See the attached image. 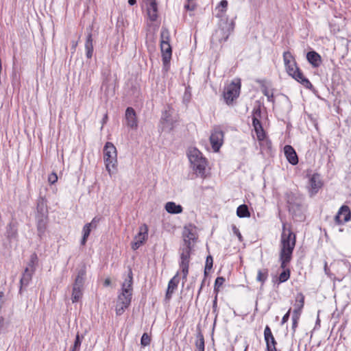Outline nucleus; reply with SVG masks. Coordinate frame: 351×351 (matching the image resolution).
<instances>
[{
	"mask_svg": "<svg viewBox=\"0 0 351 351\" xmlns=\"http://www.w3.org/2000/svg\"><path fill=\"white\" fill-rule=\"evenodd\" d=\"M49 217H36L38 236L41 239L47 228Z\"/></svg>",
	"mask_w": 351,
	"mask_h": 351,
	"instance_id": "nucleus-22",
	"label": "nucleus"
},
{
	"mask_svg": "<svg viewBox=\"0 0 351 351\" xmlns=\"http://www.w3.org/2000/svg\"><path fill=\"white\" fill-rule=\"evenodd\" d=\"M84 289L73 287L71 300L73 303L79 302L83 296Z\"/></svg>",
	"mask_w": 351,
	"mask_h": 351,
	"instance_id": "nucleus-35",
	"label": "nucleus"
},
{
	"mask_svg": "<svg viewBox=\"0 0 351 351\" xmlns=\"http://www.w3.org/2000/svg\"><path fill=\"white\" fill-rule=\"evenodd\" d=\"M48 215L47 200L45 197L40 196L36 200V217H48Z\"/></svg>",
	"mask_w": 351,
	"mask_h": 351,
	"instance_id": "nucleus-17",
	"label": "nucleus"
},
{
	"mask_svg": "<svg viewBox=\"0 0 351 351\" xmlns=\"http://www.w3.org/2000/svg\"><path fill=\"white\" fill-rule=\"evenodd\" d=\"M225 282V278L222 276L217 277L215 279V285H214V292L218 295L219 291V288L223 285Z\"/></svg>",
	"mask_w": 351,
	"mask_h": 351,
	"instance_id": "nucleus-46",
	"label": "nucleus"
},
{
	"mask_svg": "<svg viewBox=\"0 0 351 351\" xmlns=\"http://www.w3.org/2000/svg\"><path fill=\"white\" fill-rule=\"evenodd\" d=\"M285 200L287 210L295 221H303L305 220V211L306 206L304 204V198L299 193L287 191L285 193Z\"/></svg>",
	"mask_w": 351,
	"mask_h": 351,
	"instance_id": "nucleus-1",
	"label": "nucleus"
},
{
	"mask_svg": "<svg viewBox=\"0 0 351 351\" xmlns=\"http://www.w3.org/2000/svg\"><path fill=\"white\" fill-rule=\"evenodd\" d=\"M323 186L324 182L320 174L317 173H313L308 180V191L309 195L311 197L315 195Z\"/></svg>",
	"mask_w": 351,
	"mask_h": 351,
	"instance_id": "nucleus-11",
	"label": "nucleus"
},
{
	"mask_svg": "<svg viewBox=\"0 0 351 351\" xmlns=\"http://www.w3.org/2000/svg\"><path fill=\"white\" fill-rule=\"evenodd\" d=\"M217 295L216 294L215 299L213 300V309L214 312L217 310Z\"/></svg>",
	"mask_w": 351,
	"mask_h": 351,
	"instance_id": "nucleus-56",
	"label": "nucleus"
},
{
	"mask_svg": "<svg viewBox=\"0 0 351 351\" xmlns=\"http://www.w3.org/2000/svg\"><path fill=\"white\" fill-rule=\"evenodd\" d=\"M92 30L93 27H89L85 42L86 56L88 59L92 58L94 51Z\"/></svg>",
	"mask_w": 351,
	"mask_h": 351,
	"instance_id": "nucleus-19",
	"label": "nucleus"
},
{
	"mask_svg": "<svg viewBox=\"0 0 351 351\" xmlns=\"http://www.w3.org/2000/svg\"><path fill=\"white\" fill-rule=\"evenodd\" d=\"M179 283V278H178V272L174 276L169 282L168 283V287L165 295V299L166 300H169L172 295L175 291V289H177L178 285Z\"/></svg>",
	"mask_w": 351,
	"mask_h": 351,
	"instance_id": "nucleus-24",
	"label": "nucleus"
},
{
	"mask_svg": "<svg viewBox=\"0 0 351 351\" xmlns=\"http://www.w3.org/2000/svg\"><path fill=\"white\" fill-rule=\"evenodd\" d=\"M128 307L129 306L127 305L125 306H124V304H123V303L117 302L116 308H115L116 315L117 316L121 315L125 312V309H127Z\"/></svg>",
	"mask_w": 351,
	"mask_h": 351,
	"instance_id": "nucleus-47",
	"label": "nucleus"
},
{
	"mask_svg": "<svg viewBox=\"0 0 351 351\" xmlns=\"http://www.w3.org/2000/svg\"><path fill=\"white\" fill-rule=\"evenodd\" d=\"M193 249L191 247H180L179 267L182 272V278L183 283L187 280V276L189 271V263L191 260V254Z\"/></svg>",
	"mask_w": 351,
	"mask_h": 351,
	"instance_id": "nucleus-6",
	"label": "nucleus"
},
{
	"mask_svg": "<svg viewBox=\"0 0 351 351\" xmlns=\"http://www.w3.org/2000/svg\"><path fill=\"white\" fill-rule=\"evenodd\" d=\"M234 29L233 23H225L223 25H220L219 28L215 30L211 38V43H222L226 42L232 32Z\"/></svg>",
	"mask_w": 351,
	"mask_h": 351,
	"instance_id": "nucleus-7",
	"label": "nucleus"
},
{
	"mask_svg": "<svg viewBox=\"0 0 351 351\" xmlns=\"http://www.w3.org/2000/svg\"><path fill=\"white\" fill-rule=\"evenodd\" d=\"M280 262V268L282 269V271L279 274L278 278V283H282L286 281H287L290 278L291 276V270L289 267V265L291 262V261H289L288 262L285 263V264H282V261Z\"/></svg>",
	"mask_w": 351,
	"mask_h": 351,
	"instance_id": "nucleus-26",
	"label": "nucleus"
},
{
	"mask_svg": "<svg viewBox=\"0 0 351 351\" xmlns=\"http://www.w3.org/2000/svg\"><path fill=\"white\" fill-rule=\"evenodd\" d=\"M304 295L302 293H298L295 298V308L292 317H300L302 310L304 305Z\"/></svg>",
	"mask_w": 351,
	"mask_h": 351,
	"instance_id": "nucleus-21",
	"label": "nucleus"
},
{
	"mask_svg": "<svg viewBox=\"0 0 351 351\" xmlns=\"http://www.w3.org/2000/svg\"><path fill=\"white\" fill-rule=\"evenodd\" d=\"M84 339L83 335H80L79 332L77 333L74 344L71 348V351H80V346Z\"/></svg>",
	"mask_w": 351,
	"mask_h": 351,
	"instance_id": "nucleus-41",
	"label": "nucleus"
},
{
	"mask_svg": "<svg viewBox=\"0 0 351 351\" xmlns=\"http://www.w3.org/2000/svg\"><path fill=\"white\" fill-rule=\"evenodd\" d=\"M147 14L152 21H156L158 18V5L156 0H147Z\"/></svg>",
	"mask_w": 351,
	"mask_h": 351,
	"instance_id": "nucleus-27",
	"label": "nucleus"
},
{
	"mask_svg": "<svg viewBox=\"0 0 351 351\" xmlns=\"http://www.w3.org/2000/svg\"><path fill=\"white\" fill-rule=\"evenodd\" d=\"M252 125L254 128L258 141H263L266 137V133L263 128L261 122L257 124L253 123Z\"/></svg>",
	"mask_w": 351,
	"mask_h": 351,
	"instance_id": "nucleus-34",
	"label": "nucleus"
},
{
	"mask_svg": "<svg viewBox=\"0 0 351 351\" xmlns=\"http://www.w3.org/2000/svg\"><path fill=\"white\" fill-rule=\"evenodd\" d=\"M296 243V235L291 230V228H287V224H282V232L281 234L280 252L279 261H282V265L289 261H291L293 252Z\"/></svg>",
	"mask_w": 351,
	"mask_h": 351,
	"instance_id": "nucleus-2",
	"label": "nucleus"
},
{
	"mask_svg": "<svg viewBox=\"0 0 351 351\" xmlns=\"http://www.w3.org/2000/svg\"><path fill=\"white\" fill-rule=\"evenodd\" d=\"M108 114L106 113L101 120V124H102V126H101V129L103 128L104 125L107 123L108 121Z\"/></svg>",
	"mask_w": 351,
	"mask_h": 351,
	"instance_id": "nucleus-57",
	"label": "nucleus"
},
{
	"mask_svg": "<svg viewBox=\"0 0 351 351\" xmlns=\"http://www.w3.org/2000/svg\"><path fill=\"white\" fill-rule=\"evenodd\" d=\"M162 60L165 66H168L172 56V47L170 43L160 44Z\"/></svg>",
	"mask_w": 351,
	"mask_h": 351,
	"instance_id": "nucleus-18",
	"label": "nucleus"
},
{
	"mask_svg": "<svg viewBox=\"0 0 351 351\" xmlns=\"http://www.w3.org/2000/svg\"><path fill=\"white\" fill-rule=\"evenodd\" d=\"M99 221L100 218L95 217L92 219L90 223H88L87 224H90L91 228H96Z\"/></svg>",
	"mask_w": 351,
	"mask_h": 351,
	"instance_id": "nucleus-53",
	"label": "nucleus"
},
{
	"mask_svg": "<svg viewBox=\"0 0 351 351\" xmlns=\"http://www.w3.org/2000/svg\"><path fill=\"white\" fill-rule=\"evenodd\" d=\"M350 219L351 212L349 206L343 205L335 217V222L337 225H342L349 221Z\"/></svg>",
	"mask_w": 351,
	"mask_h": 351,
	"instance_id": "nucleus-15",
	"label": "nucleus"
},
{
	"mask_svg": "<svg viewBox=\"0 0 351 351\" xmlns=\"http://www.w3.org/2000/svg\"><path fill=\"white\" fill-rule=\"evenodd\" d=\"M213 258L211 255H208L206 257V264H205V268H204V276L206 277L208 275V273L213 268Z\"/></svg>",
	"mask_w": 351,
	"mask_h": 351,
	"instance_id": "nucleus-40",
	"label": "nucleus"
},
{
	"mask_svg": "<svg viewBox=\"0 0 351 351\" xmlns=\"http://www.w3.org/2000/svg\"><path fill=\"white\" fill-rule=\"evenodd\" d=\"M188 156L196 175L204 178L207 161L202 154L198 149H193L190 151Z\"/></svg>",
	"mask_w": 351,
	"mask_h": 351,
	"instance_id": "nucleus-4",
	"label": "nucleus"
},
{
	"mask_svg": "<svg viewBox=\"0 0 351 351\" xmlns=\"http://www.w3.org/2000/svg\"><path fill=\"white\" fill-rule=\"evenodd\" d=\"M170 43V32L169 29L162 26L160 31V44Z\"/></svg>",
	"mask_w": 351,
	"mask_h": 351,
	"instance_id": "nucleus-37",
	"label": "nucleus"
},
{
	"mask_svg": "<svg viewBox=\"0 0 351 351\" xmlns=\"http://www.w3.org/2000/svg\"><path fill=\"white\" fill-rule=\"evenodd\" d=\"M58 181V176L56 173L53 172L48 176V182L50 184H53Z\"/></svg>",
	"mask_w": 351,
	"mask_h": 351,
	"instance_id": "nucleus-50",
	"label": "nucleus"
},
{
	"mask_svg": "<svg viewBox=\"0 0 351 351\" xmlns=\"http://www.w3.org/2000/svg\"><path fill=\"white\" fill-rule=\"evenodd\" d=\"M132 293L127 289L121 290V293L118 295L117 302L123 303L124 306H130L132 301Z\"/></svg>",
	"mask_w": 351,
	"mask_h": 351,
	"instance_id": "nucleus-29",
	"label": "nucleus"
},
{
	"mask_svg": "<svg viewBox=\"0 0 351 351\" xmlns=\"http://www.w3.org/2000/svg\"><path fill=\"white\" fill-rule=\"evenodd\" d=\"M247 347H248L247 346L245 347L244 351H247Z\"/></svg>",
	"mask_w": 351,
	"mask_h": 351,
	"instance_id": "nucleus-62",
	"label": "nucleus"
},
{
	"mask_svg": "<svg viewBox=\"0 0 351 351\" xmlns=\"http://www.w3.org/2000/svg\"><path fill=\"white\" fill-rule=\"evenodd\" d=\"M78 45V40H72L71 41V53H73L75 51L76 47Z\"/></svg>",
	"mask_w": 351,
	"mask_h": 351,
	"instance_id": "nucleus-55",
	"label": "nucleus"
},
{
	"mask_svg": "<svg viewBox=\"0 0 351 351\" xmlns=\"http://www.w3.org/2000/svg\"><path fill=\"white\" fill-rule=\"evenodd\" d=\"M291 313V308L289 309V311L287 312V313L282 317L281 324H285L289 319Z\"/></svg>",
	"mask_w": 351,
	"mask_h": 351,
	"instance_id": "nucleus-54",
	"label": "nucleus"
},
{
	"mask_svg": "<svg viewBox=\"0 0 351 351\" xmlns=\"http://www.w3.org/2000/svg\"><path fill=\"white\" fill-rule=\"evenodd\" d=\"M34 272L30 271L29 267H26L20 280L19 293L21 294L23 287H27L32 280Z\"/></svg>",
	"mask_w": 351,
	"mask_h": 351,
	"instance_id": "nucleus-25",
	"label": "nucleus"
},
{
	"mask_svg": "<svg viewBox=\"0 0 351 351\" xmlns=\"http://www.w3.org/2000/svg\"><path fill=\"white\" fill-rule=\"evenodd\" d=\"M194 226L191 224L185 226L182 232V237L184 240L183 247H191L193 249L194 243L196 242L197 237L193 231Z\"/></svg>",
	"mask_w": 351,
	"mask_h": 351,
	"instance_id": "nucleus-12",
	"label": "nucleus"
},
{
	"mask_svg": "<svg viewBox=\"0 0 351 351\" xmlns=\"http://www.w3.org/2000/svg\"><path fill=\"white\" fill-rule=\"evenodd\" d=\"M300 317H296V316L295 317H292V327H291V329H292V333L294 334L295 332V330H296V328L298 327V320H299Z\"/></svg>",
	"mask_w": 351,
	"mask_h": 351,
	"instance_id": "nucleus-51",
	"label": "nucleus"
},
{
	"mask_svg": "<svg viewBox=\"0 0 351 351\" xmlns=\"http://www.w3.org/2000/svg\"><path fill=\"white\" fill-rule=\"evenodd\" d=\"M38 263V256L36 253H33L30 256L29 261L27 263V267H29L30 271L35 272L36 270V265Z\"/></svg>",
	"mask_w": 351,
	"mask_h": 351,
	"instance_id": "nucleus-39",
	"label": "nucleus"
},
{
	"mask_svg": "<svg viewBox=\"0 0 351 351\" xmlns=\"http://www.w3.org/2000/svg\"><path fill=\"white\" fill-rule=\"evenodd\" d=\"M194 0H187L188 3L184 5V8L189 11H193L196 9V4L193 2Z\"/></svg>",
	"mask_w": 351,
	"mask_h": 351,
	"instance_id": "nucleus-49",
	"label": "nucleus"
},
{
	"mask_svg": "<svg viewBox=\"0 0 351 351\" xmlns=\"http://www.w3.org/2000/svg\"><path fill=\"white\" fill-rule=\"evenodd\" d=\"M237 215L240 218L249 217L250 213L246 204L240 205L237 209Z\"/></svg>",
	"mask_w": 351,
	"mask_h": 351,
	"instance_id": "nucleus-36",
	"label": "nucleus"
},
{
	"mask_svg": "<svg viewBox=\"0 0 351 351\" xmlns=\"http://www.w3.org/2000/svg\"><path fill=\"white\" fill-rule=\"evenodd\" d=\"M269 276V269L267 268H263L258 270L256 280L263 286L267 281Z\"/></svg>",
	"mask_w": 351,
	"mask_h": 351,
	"instance_id": "nucleus-32",
	"label": "nucleus"
},
{
	"mask_svg": "<svg viewBox=\"0 0 351 351\" xmlns=\"http://www.w3.org/2000/svg\"><path fill=\"white\" fill-rule=\"evenodd\" d=\"M204 282L203 281V282H202V285H201V286H200V288H199V291H198L197 298L199 297V294H200V293H201V291H202V287H203V286H204Z\"/></svg>",
	"mask_w": 351,
	"mask_h": 351,
	"instance_id": "nucleus-61",
	"label": "nucleus"
},
{
	"mask_svg": "<svg viewBox=\"0 0 351 351\" xmlns=\"http://www.w3.org/2000/svg\"><path fill=\"white\" fill-rule=\"evenodd\" d=\"M228 8V1L226 0H222L220 1L219 5L216 8L218 10L219 13L217 14V17H221L223 14L226 12Z\"/></svg>",
	"mask_w": 351,
	"mask_h": 351,
	"instance_id": "nucleus-43",
	"label": "nucleus"
},
{
	"mask_svg": "<svg viewBox=\"0 0 351 351\" xmlns=\"http://www.w3.org/2000/svg\"><path fill=\"white\" fill-rule=\"evenodd\" d=\"M262 93L265 96L267 97V101L269 102H271L273 104L275 103V99L274 97V93L273 91L270 92L268 89V88L265 86L262 87Z\"/></svg>",
	"mask_w": 351,
	"mask_h": 351,
	"instance_id": "nucleus-45",
	"label": "nucleus"
},
{
	"mask_svg": "<svg viewBox=\"0 0 351 351\" xmlns=\"http://www.w3.org/2000/svg\"><path fill=\"white\" fill-rule=\"evenodd\" d=\"M171 114L169 110H165L162 114V121L164 123L173 126V121L171 120Z\"/></svg>",
	"mask_w": 351,
	"mask_h": 351,
	"instance_id": "nucleus-44",
	"label": "nucleus"
},
{
	"mask_svg": "<svg viewBox=\"0 0 351 351\" xmlns=\"http://www.w3.org/2000/svg\"><path fill=\"white\" fill-rule=\"evenodd\" d=\"M324 271L326 273V275H329V271H330V269L328 267V263L326 261L324 262Z\"/></svg>",
	"mask_w": 351,
	"mask_h": 351,
	"instance_id": "nucleus-58",
	"label": "nucleus"
},
{
	"mask_svg": "<svg viewBox=\"0 0 351 351\" xmlns=\"http://www.w3.org/2000/svg\"><path fill=\"white\" fill-rule=\"evenodd\" d=\"M150 343L151 337L147 332L143 333L141 339V345L143 347H145L149 346Z\"/></svg>",
	"mask_w": 351,
	"mask_h": 351,
	"instance_id": "nucleus-48",
	"label": "nucleus"
},
{
	"mask_svg": "<svg viewBox=\"0 0 351 351\" xmlns=\"http://www.w3.org/2000/svg\"><path fill=\"white\" fill-rule=\"evenodd\" d=\"M241 90V81L238 80L237 82H232L225 89L223 92V99L226 104L228 106L233 105L234 101L239 96Z\"/></svg>",
	"mask_w": 351,
	"mask_h": 351,
	"instance_id": "nucleus-8",
	"label": "nucleus"
},
{
	"mask_svg": "<svg viewBox=\"0 0 351 351\" xmlns=\"http://www.w3.org/2000/svg\"><path fill=\"white\" fill-rule=\"evenodd\" d=\"M306 59L314 68L319 67L322 64L321 56L315 51L308 52L306 53Z\"/></svg>",
	"mask_w": 351,
	"mask_h": 351,
	"instance_id": "nucleus-28",
	"label": "nucleus"
},
{
	"mask_svg": "<svg viewBox=\"0 0 351 351\" xmlns=\"http://www.w3.org/2000/svg\"><path fill=\"white\" fill-rule=\"evenodd\" d=\"M132 285H133V274L131 268H129L128 275L127 278L125 279L122 284L121 290L129 289V291L132 293Z\"/></svg>",
	"mask_w": 351,
	"mask_h": 351,
	"instance_id": "nucleus-33",
	"label": "nucleus"
},
{
	"mask_svg": "<svg viewBox=\"0 0 351 351\" xmlns=\"http://www.w3.org/2000/svg\"><path fill=\"white\" fill-rule=\"evenodd\" d=\"M104 158L106 169L111 175L114 170H117V152L115 146L110 142H107L104 145Z\"/></svg>",
	"mask_w": 351,
	"mask_h": 351,
	"instance_id": "nucleus-5",
	"label": "nucleus"
},
{
	"mask_svg": "<svg viewBox=\"0 0 351 351\" xmlns=\"http://www.w3.org/2000/svg\"><path fill=\"white\" fill-rule=\"evenodd\" d=\"M148 238V226L143 223L139 227V232L134 238L132 243V249L136 250L138 249Z\"/></svg>",
	"mask_w": 351,
	"mask_h": 351,
	"instance_id": "nucleus-13",
	"label": "nucleus"
},
{
	"mask_svg": "<svg viewBox=\"0 0 351 351\" xmlns=\"http://www.w3.org/2000/svg\"><path fill=\"white\" fill-rule=\"evenodd\" d=\"M285 155L289 163L293 165L298 163V157L295 149L291 145H285L284 147Z\"/></svg>",
	"mask_w": 351,
	"mask_h": 351,
	"instance_id": "nucleus-23",
	"label": "nucleus"
},
{
	"mask_svg": "<svg viewBox=\"0 0 351 351\" xmlns=\"http://www.w3.org/2000/svg\"><path fill=\"white\" fill-rule=\"evenodd\" d=\"M125 120L126 125L131 130H136L138 128V119L134 109L128 107L125 110Z\"/></svg>",
	"mask_w": 351,
	"mask_h": 351,
	"instance_id": "nucleus-14",
	"label": "nucleus"
},
{
	"mask_svg": "<svg viewBox=\"0 0 351 351\" xmlns=\"http://www.w3.org/2000/svg\"><path fill=\"white\" fill-rule=\"evenodd\" d=\"M264 338L266 342V351H278L276 349L277 342L269 326H266L265 328Z\"/></svg>",
	"mask_w": 351,
	"mask_h": 351,
	"instance_id": "nucleus-16",
	"label": "nucleus"
},
{
	"mask_svg": "<svg viewBox=\"0 0 351 351\" xmlns=\"http://www.w3.org/2000/svg\"><path fill=\"white\" fill-rule=\"evenodd\" d=\"M232 230H233L234 234L237 236L239 241H241V242L243 241V236L241 235L239 230L235 226H232Z\"/></svg>",
	"mask_w": 351,
	"mask_h": 351,
	"instance_id": "nucleus-52",
	"label": "nucleus"
},
{
	"mask_svg": "<svg viewBox=\"0 0 351 351\" xmlns=\"http://www.w3.org/2000/svg\"><path fill=\"white\" fill-rule=\"evenodd\" d=\"M283 60L286 71L289 75L306 88L309 90L313 88L311 82L304 75L301 69L298 66L295 58L290 51H287L283 53Z\"/></svg>",
	"mask_w": 351,
	"mask_h": 351,
	"instance_id": "nucleus-3",
	"label": "nucleus"
},
{
	"mask_svg": "<svg viewBox=\"0 0 351 351\" xmlns=\"http://www.w3.org/2000/svg\"><path fill=\"white\" fill-rule=\"evenodd\" d=\"M196 347V351H204L205 350V342L204 337L201 331V329L197 327V332L196 335V340L195 342Z\"/></svg>",
	"mask_w": 351,
	"mask_h": 351,
	"instance_id": "nucleus-30",
	"label": "nucleus"
},
{
	"mask_svg": "<svg viewBox=\"0 0 351 351\" xmlns=\"http://www.w3.org/2000/svg\"><path fill=\"white\" fill-rule=\"evenodd\" d=\"M261 117V107L258 106L254 108L252 110V124H257L261 122L260 118Z\"/></svg>",
	"mask_w": 351,
	"mask_h": 351,
	"instance_id": "nucleus-42",
	"label": "nucleus"
},
{
	"mask_svg": "<svg viewBox=\"0 0 351 351\" xmlns=\"http://www.w3.org/2000/svg\"><path fill=\"white\" fill-rule=\"evenodd\" d=\"M224 133L219 126H215L211 132L210 142L214 152H219L223 143Z\"/></svg>",
	"mask_w": 351,
	"mask_h": 351,
	"instance_id": "nucleus-10",
	"label": "nucleus"
},
{
	"mask_svg": "<svg viewBox=\"0 0 351 351\" xmlns=\"http://www.w3.org/2000/svg\"><path fill=\"white\" fill-rule=\"evenodd\" d=\"M128 3L130 5H134L136 3V0H128Z\"/></svg>",
	"mask_w": 351,
	"mask_h": 351,
	"instance_id": "nucleus-60",
	"label": "nucleus"
},
{
	"mask_svg": "<svg viewBox=\"0 0 351 351\" xmlns=\"http://www.w3.org/2000/svg\"><path fill=\"white\" fill-rule=\"evenodd\" d=\"M86 275V266L83 265L79 270H77V276L75 278L73 287L84 289V283Z\"/></svg>",
	"mask_w": 351,
	"mask_h": 351,
	"instance_id": "nucleus-20",
	"label": "nucleus"
},
{
	"mask_svg": "<svg viewBox=\"0 0 351 351\" xmlns=\"http://www.w3.org/2000/svg\"><path fill=\"white\" fill-rule=\"evenodd\" d=\"M19 223L17 219L14 216H12L5 227V237L10 243L19 241Z\"/></svg>",
	"mask_w": 351,
	"mask_h": 351,
	"instance_id": "nucleus-9",
	"label": "nucleus"
},
{
	"mask_svg": "<svg viewBox=\"0 0 351 351\" xmlns=\"http://www.w3.org/2000/svg\"><path fill=\"white\" fill-rule=\"evenodd\" d=\"M165 210L171 214H180L183 208L181 205L176 204L175 202H169L165 204Z\"/></svg>",
	"mask_w": 351,
	"mask_h": 351,
	"instance_id": "nucleus-31",
	"label": "nucleus"
},
{
	"mask_svg": "<svg viewBox=\"0 0 351 351\" xmlns=\"http://www.w3.org/2000/svg\"><path fill=\"white\" fill-rule=\"evenodd\" d=\"M111 283V281H110V278H106L105 280H104V285L105 287H108L110 285Z\"/></svg>",
	"mask_w": 351,
	"mask_h": 351,
	"instance_id": "nucleus-59",
	"label": "nucleus"
},
{
	"mask_svg": "<svg viewBox=\"0 0 351 351\" xmlns=\"http://www.w3.org/2000/svg\"><path fill=\"white\" fill-rule=\"evenodd\" d=\"M90 231H91L90 224L86 223L84 225V226L83 227V230H82L83 236H82V238L81 240L82 245H85V244L87 241V239L90 235Z\"/></svg>",
	"mask_w": 351,
	"mask_h": 351,
	"instance_id": "nucleus-38",
	"label": "nucleus"
}]
</instances>
